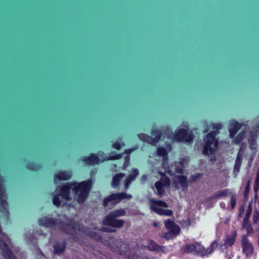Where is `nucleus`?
I'll use <instances>...</instances> for the list:
<instances>
[{
  "mask_svg": "<svg viewBox=\"0 0 259 259\" xmlns=\"http://www.w3.org/2000/svg\"><path fill=\"white\" fill-rule=\"evenodd\" d=\"M217 245L218 242L216 241H214L207 249L198 242L187 243L182 247V251L184 253H192L202 256H207L213 251Z\"/></svg>",
  "mask_w": 259,
  "mask_h": 259,
  "instance_id": "7ed1b4c3",
  "label": "nucleus"
},
{
  "mask_svg": "<svg viewBox=\"0 0 259 259\" xmlns=\"http://www.w3.org/2000/svg\"><path fill=\"white\" fill-rule=\"evenodd\" d=\"M124 175L122 173L116 174L113 178L112 182V187H116L119 183L120 180L124 177Z\"/></svg>",
  "mask_w": 259,
  "mask_h": 259,
  "instance_id": "393cba45",
  "label": "nucleus"
},
{
  "mask_svg": "<svg viewBox=\"0 0 259 259\" xmlns=\"http://www.w3.org/2000/svg\"><path fill=\"white\" fill-rule=\"evenodd\" d=\"M244 152L242 150V147L240 148L239 151L238 152L236 160L235 161L234 167V175L235 176V177L237 176L238 172L240 171V168L242 162V160L243 159V155Z\"/></svg>",
  "mask_w": 259,
  "mask_h": 259,
  "instance_id": "dca6fc26",
  "label": "nucleus"
},
{
  "mask_svg": "<svg viewBox=\"0 0 259 259\" xmlns=\"http://www.w3.org/2000/svg\"><path fill=\"white\" fill-rule=\"evenodd\" d=\"M242 227L246 230L248 235L251 234L253 232L252 225L251 223L248 222L247 215L244 218Z\"/></svg>",
  "mask_w": 259,
  "mask_h": 259,
  "instance_id": "b1692460",
  "label": "nucleus"
},
{
  "mask_svg": "<svg viewBox=\"0 0 259 259\" xmlns=\"http://www.w3.org/2000/svg\"><path fill=\"white\" fill-rule=\"evenodd\" d=\"M166 228L169 230V232L165 233L163 238L166 239H169L175 235L180 233V228L178 225L176 224L172 221L168 219L164 222Z\"/></svg>",
  "mask_w": 259,
  "mask_h": 259,
  "instance_id": "9d476101",
  "label": "nucleus"
},
{
  "mask_svg": "<svg viewBox=\"0 0 259 259\" xmlns=\"http://www.w3.org/2000/svg\"><path fill=\"white\" fill-rule=\"evenodd\" d=\"M124 144L123 142H116L113 144V147L116 149L119 150L120 148L124 146Z\"/></svg>",
  "mask_w": 259,
  "mask_h": 259,
  "instance_id": "7c9ffc66",
  "label": "nucleus"
},
{
  "mask_svg": "<svg viewBox=\"0 0 259 259\" xmlns=\"http://www.w3.org/2000/svg\"><path fill=\"white\" fill-rule=\"evenodd\" d=\"M177 182L181 185L183 191H185L188 187V181L187 177L184 176L179 175L176 177Z\"/></svg>",
  "mask_w": 259,
  "mask_h": 259,
  "instance_id": "4be33fe9",
  "label": "nucleus"
},
{
  "mask_svg": "<svg viewBox=\"0 0 259 259\" xmlns=\"http://www.w3.org/2000/svg\"><path fill=\"white\" fill-rule=\"evenodd\" d=\"M26 237H27V239H28V241H30V242H33V240H31V238H30V237H28V236H27Z\"/></svg>",
  "mask_w": 259,
  "mask_h": 259,
  "instance_id": "09e8293b",
  "label": "nucleus"
},
{
  "mask_svg": "<svg viewBox=\"0 0 259 259\" xmlns=\"http://www.w3.org/2000/svg\"><path fill=\"white\" fill-rule=\"evenodd\" d=\"M158 173L162 178L160 181L155 183V187L157 191V194L161 196L164 193V187H168L170 186V179L164 176L163 172L158 171Z\"/></svg>",
  "mask_w": 259,
  "mask_h": 259,
  "instance_id": "f8f14e48",
  "label": "nucleus"
},
{
  "mask_svg": "<svg viewBox=\"0 0 259 259\" xmlns=\"http://www.w3.org/2000/svg\"><path fill=\"white\" fill-rule=\"evenodd\" d=\"M38 222L40 226L60 230L67 234L71 233L70 229L75 230L74 225L71 223L69 224L68 221H67V224H66L65 222L59 221L58 220H53L52 216L42 217L39 220Z\"/></svg>",
  "mask_w": 259,
  "mask_h": 259,
  "instance_id": "20e7f679",
  "label": "nucleus"
},
{
  "mask_svg": "<svg viewBox=\"0 0 259 259\" xmlns=\"http://www.w3.org/2000/svg\"><path fill=\"white\" fill-rule=\"evenodd\" d=\"M152 135L155 137V138H152L145 134H140L138 135V137L141 140L154 145L160 139L161 132L157 129L153 130L152 131Z\"/></svg>",
  "mask_w": 259,
  "mask_h": 259,
  "instance_id": "9b49d317",
  "label": "nucleus"
},
{
  "mask_svg": "<svg viewBox=\"0 0 259 259\" xmlns=\"http://www.w3.org/2000/svg\"><path fill=\"white\" fill-rule=\"evenodd\" d=\"M259 135V123L252 128L250 133V136L248 138V142L251 149H255L257 147L256 139L257 135Z\"/></svg>",
  "mask_w": 259,
  "mask_h": 259,
  "instance_id": "4468645a",
  "label": "nucleus"
},
{
  "mask_svg": "<svg viewBox=\"0 0 259 259\" xmlns=\"http://www.w3.org/2000/svg\"><path fill=\"white\" fill-rule=\"evenodd\" d=\"M147 179V176L146 175H143L141 178V181L142 183H144Z\"/></svg>",
  "mask_w": 259,
  "mask_h": 259,
  "instance_id": "58836bf2",
  "label": "nucleus"
},
{
  "mask_svg": "<svg viewBox=\"0 0 259 259\" xmlns=\"http://www.w3.org/2000/svg\"><path fill=\"white\" fill-rule=\"evenodd\" d=\"M201 176V174H196L191 176V178L190 179L191 182H195Z\"/></svg>",
  "mask_w": 259,
  "mask_h": 259,
  "instance_id": "72a5a7b5",
  "label": "nucleus"
},
{
  "mask_svg": "<svg viewBox=\"0 0 259 259\" xmlns=\"http://www.w3.org/2000/svg\"><path fill=\"white\" fill-rule=\"evenodd\" d=\"M125 213V211L122 209L115 210L105 218L103 221V224L114 228H120L124 225V221L115 218L124 215Z\"/></svg>",
  "mask_w": 259,
  "mask_h": 259,
  "instance_id": "423d86ee",
  "label": "nucleus"
},
{
  "mask_svg": "<svg viewBox=\"0 0 259 259\" xmlns=\"http://www.w3.org/2000/svg\"><path fill=\"white\" fill-rule=\"evenodd\" d=\"M253 220L254 224H258V222L259 221V212L258 211L254 212Z\"/></svg>",
  "mask_w": 259,
  "mask_h": 259,
  "instance_id": "c85d7f7f",
  "label": "nucleus"
},
{
  "mask_svg": "<svg viewBox=\"0 0 259 259\" xmlns=\"http://www.w3.org/2000/svg\"><path fill=\"white\" fill-rule=\"evenodd\" d=\"M153 225L155 227H157L158 226V223L156 222H154L153 223Z\"/></svg>",
  "mask_w": 259,
  "mask_h": 259,
  "instance_id": "c03bdc74",
  "label": "nucleus"
},
{
  "mask_svg": "<svg viewBox=\"0 0 259 259\" xmlns=\"http://www.w3.org/2000/svg\"><path fill=\"white\" fill-rule=\"evenodd\" d=\"M85 233H86L87 234H88V235L90 236V237H91V238H95V234H94V232H93V231H92L91 233H89V232H87V231H85Z\"/></svg>",
  "mask_w": 259,
  "mask_h": 259,
  "instance_id": "a19ab883",
  "label": "nucleus"
},
{
  "mask_svg": "<svg viewBox=\"0 0 259 259\" xmlns=\"http://www.w3.org/2000/svg\"><path fill=\"white\" fill-rule=\"evenodd\" d=\"M122 157V154H115L114 155H106L102 151L99 152L98 155L95 154H92L90 156L86 157L83 159V161L88 164L94 165L98 164L99 161H104L107 160L119 159Z\"/></svg>",
  "mask_w": 259,
  "mask_h": 259,
  "instance_id": "0eeeda50",
  "label": "nucleus"
},
{
  "mask_svg": "<svg viewBox=\"0 0 259 259\" xmlns=\"http://www.w3.org/2000/svg\"><path fill=\"white\" fill-rule=\"evenodd\" d=\"M0 32H67L66 31H0ZM70 32H82L81 31H71Z\"/></svg>",
  "mask_w": 259,
  "mask_h": 259,
  "instance_id": "bb28decb",
  "label": "nucleus"
},
{
  "mask_svg": "<svg viewBox=\"0 0 259 259\" xmlns=\"http://www.w3.org/2000/svg\"><path fill=\"white\" fill-rule=\"evenodd\" d=\"M92 184V181L89 179L81 183H67L60 189L57 188L53 198V204L57 207L64 206L66 201L71 199L70 192L74 194L79 203H83L91 189Z\"/></svg>",
  "mask_w": 259,
  "mask_h": 259,
  "instance_id": "f257e3e1",
  "label": "nucleus"
},
{
  "mask_svg": "<svg viewBox=\"0 0 259 259\" xmlns=\"http://www.w3.org/2000/svg\"><path fill=\"white\" fill-rule=\"evenodd\" d=\"M66 247V243L64 241L56 242L54 246V252L56 254H60L64 252Z\"/></svg>",
  "mask_w": 259,
  "mask_h": 259,
  "instance_id": "5701e85b",
  "label": "nucleus"
},
{
  "mask_svg": "<svg viewBox=\"0 0 259 259\" xmlns=\"http://www.w3.org/2000/svg\"><path fill=\"white\" fill-rule=\"evenodd\" d=\"M157 154L159 156L163 157L162 167L166 168L167 166V161L168 159L167 154L165 149L163 147H158L157 150Z\"/></svg>",
  "mask_w": 259,
  "mask_h": 259,
  "instance_id": "6ab92c4d",
  "label": "nucleus"
},
{
  "mask_svg": "<svg viewBox=\"0 0 259 259\" xmlns=\"http://www.w3.org/2000/svg\"><path fill=\"white\" fill-rule=\"evenodd\" d=\"M210 126H211L207 125L206 127L205 128L204 133L208 132L210 129Z\"/></svg>",
  "mask_w": 259,
  "mask_h": 259,
  "instance_id": "79ce46f5",
  "label": "nucleus"
},
{
  "mask_svg": "<svg viewBox=\"0 0 259 259\" xmlns=\"http://www.w3.org/2000/svg\"><path fill=\"white\" fill-rule=\"evenodd\" d=\"M138 174L139 171L138 169H133L132 173L128 176V178L126 179L125 182L124 187L125 189L128 188L131 182L136 179Z\"/></svg>",
  "mask_w": 259,
  "mask_h": 259,
  "instance_id": "412c9836",
  "label": "nucleus"
},
{
  "mask_svg": "<svg viewBox=\"0 0 259 259\" xmlns=\"http://www.w3.org/2000/svg\"><path fill=\"white\" fill-rule=\"evenodd\" d=\"M71 177V174L69 171H62L56 174L54 176V182L57 183V180H68Z\"/></svg>",
  "mask_w": 259,
  "mask_h": 259,
  "instance_id": "aec40b11",
  "label": "nucleus"
},
{
  "mask_svg": "<svg viewBox=\"0 0 259 259\" xmlns=\"http://www.w3.org/2000/svg\"><path fill=\"white\" fill-rule=\"evenodd\" d=\"M235 240V236L229 235L226 236L224 239L223 242H221L220 244L221 249L224 250L228 247L231 246L234 243Z\"/></svg>",
  "mask_w": 259,
  "mask_h": 259,
  "instance_id": "f3484780",
  "label": "nucleus"
},
{
  "mask_svg": "<svg viewBox=\"0 0 259 259\" xmlns=\"http://www.w3.org/2000/svg\"><path fill=\"white\" fill-rule=\"evenodd\" d=\"M29 169L34 170H37L39 169V166L34 164H30L28 165Z\"/></svg>",
  "mask_w": 259,
  "mask_h": 259,
  "instance_id": "f704fd0d",
  "label": "nucleus"
},
{
  "mask_svg": "<svg viewBox=\"0 0 259 259\" xmlns=\"http://www.w3.org/2000/svg\"><path fill=\"white\" fill-rule=\"evenodd\" d=\"M250 188V183L249 181H247V184L245 186V190L244 191V195L247 196L249 193Z\"/></svg>",
  "mask_w": 259,
  "mask_h": 259,
  "instance_id": "c9c22d12",
  "label": "nucleus"
},
{
  "mask_svg": "<svg viewBox=\"0 0 259 259\" xmlns=\"http://www.w3.org/2000/svg\"><path fill=\"white\" fill-rule=\"evenodd\" d=\"M101 230L103 231H107V232H113L115 231L114 229H111V228H109L107 227H102V228Z\"/></svg>",
  "mask_w": 259,
  "mask_h": 259,
  "instance_id": "4c0bfd02",
  "label": "nucleus"
},
{
  "mask_svg": "<svg viewBox=\"0 0 259 259\" xmlns=\"http://www.w3.org/2000/svg\"><path fill=\"white\" fill-rule=\"evenodd\" d=\"M230 203H231V208H235V207L236 206V199L235 196L232 195L231 196Z\"/></svg>",
  "mask_w": 259,
  "mask_h": 259,
  "instance_id": "2f4dec72",
  "label": "nucleus"
},
{
  "mask_svg": "<svg viewBox=\"0 0 259 259\" xmlns=\"http://www.w3.org/2000/svg\"><path fill=\"white\" fill-rule=\"evenodd\" d=\"M128 259H153L151 257H142L138 255L137 254H133L132 255H128Z\"/></svg>",
  "mask_w": 259,
  "mask_h": 259,
  "instance_id": "cd10ccee",
  "label": "nucleus"
},
{
  "mask_svg": "<svg viewBox=\"0 0 259 259\" xmlns=\"http://www.w3.org/2000/svg\"><path fill=\"white\" fill-rule=\"evenodd\" d=\"M37 235L38 236H41L42 235H43V234L42 233L41 231H37Z\"/></svg>",
  "mask_w": 259,
  "mask_h": 259,
  "instance_id": "49530a36",
  "label": "nucleus"
},
{
  "mask_svg": "<svg viewBox=\"0 0 259 259\" xmlns=\"http://www.w3.org/2000/svg\"><path fill=\"white\" fill-rule=\"evenodd\" d=\"M132 197L131 194L124 192L113 193L106 197L103 201V205L105 207L108 206L109 203L115 204L124 199H130Z\"/></svg>",
  "mask_w": 259,
  "mask_h": 259,
  "instance_id": "1a4fd4ad",
  "label": "nucleus"
},
{
  "mask_svg": "<svg viewBox=\"0 0 259 259\" xmlns=\"http://www.w3.org/2000/svg\"><path fill=\"white\" fill-rule=\"evenodd\" d=\"M258 226V228L255 230V233L256 234V236L258 237V242L259 243V221L258 222V224H256Z\"/></svg>",
  "mask_w": 259,
  "mask_h": 259,
  "instance_id": "ea45409f",
  "label": "nucleus"
},
{
  "mask_svg": "<svg viewBox=\"0 0 259 259\" xmlns=\"http://www.w3.org/2000/svg\"><path fill=\"white\" fill-rule=\"evenodd\" d=\"M143 247L147 248L150 251L157 252H164L165 248L164 246L158 245L155 241L152 240H147V244L144 245Z\"/></svg>",
  "mask_w": 259,
  "mask_h": 259,
  "instance_id": "2eb2a0df",
  "label": "nucleus"
},
{
  "mask_svg": "<svg viewBox=\"0 0 259 259\" xmlns=\"http://www.w3.org/2000/svg\"><path fill=\"white\" fill-rule=\"evenodd\" d=\"M231 257H232V256H229L227 259H231Z\"/></svg>",
  "mask_w": 259,
  "mask_h": 259,
  "instance_id": "8fccbe9b",
  "label": "nucleus"
},
{
  "mask_svg": "<svg viewBox=\"0 0 259 259\" xmlns=\"http://www.w3.org/2000/svg\"><path fill=\"white\" fill-rule=\"evenodd\" d=\"M241 245L243 253L245 254L246 256H250L252 254L253 247L245 236H242Z\"/></svg>",
  "mask_w": 259,
  "mask_h": 259,
  "instance_id": "ddd939ff",
  "label": "nucleus"
},
{
  "mask_svg": "<svg viewBox=\"0 0 259 259\" xmlns=\"http://www.w3.org/2000/svg\"><path fill=\"white\" fill-rule=\"evenodd\" d=\"M165 172H167L169 175H171V176L172 175V172L169 170L168 171H167V170H165Z\"/></svg>",
  "mask_w": 259,
  "mask_h": 259,
  "instance_id": "de8ad7c7",
  "label": "nucleus"
},
{
  "mask_svg": "<svg viewBox=\"0 0 259 259\" xmlns=\"http://www.w3.org/2000/svg\"><path fill=\"white\" fill-rule=\"evenodd\" d=\"M220 206L222 208H225V203L224 202H221L220 203Z\"/></svg>",
  "mask_w": 259,
  "mask_h": 259,
  "instance_id": "a18cd8bd",
  "label": "nucleus"
},
{
  "mask_svg": "<svg viewBox=\"0 0 259 259\" xmlns=\"http://www.w3.org/2000/svg\"><path fill=\"white\" fill-rule=\"evenodd\" d=\"M36 236H35V235H34V236H32V238H35Z\"/></svg>",
  "mask_w": 259,
  "mask_h": 259,
  "instance_id": "3c124183",
  "label": "nucleus"
},
{
  "mask_svg": "<svg viewBox=\"0 0 259 259\" xmlns=\"http://www.w3.org/2000/svg\"><path fill=\"white\" fill-rule=\"evenodd\" d=\"M149 201L151 209L156 213L165 216H171L173 214L172 210L162 208V207L166 208L168 207V205L164 201L154 199H151Z\"/></svg>",
  "mask_w": 259,
  "mask_h": 259,
  "instance_id": "6e6552de",
  "label": "nucleus"
},
{
  "mask_svg": "<svg viewBox=\"0 0 259 259\" xmlns=\"http://www.w3.org/2000/svg\"><path fill=\"white\" fill-rule=\"evenodd\" d=\"M213 131L208 134L203 140V154L206 155L213 154L217 147L218 141L215 139V136L219 133V130L221 129L222 125L221 123H213Z\"/></svg>",
  "mask_w": 259,
  "mask_h": 259,
  "instance_id": "f03ea898",
  "label": "nucleus"
},
{
  "mask_svg": "<svg viewBox=\"0 0 259 259\" xmlns=\"http://www.w3.org/2000/svg\"><path fill=\"white\" fill-rule=\"evenodd\" d=\"M130 164V157L129 156L127 155L125 157V161L123 165V169H125Z\"/></svg>",
  "mask_w": 259,
  "mask_h": 259,
  "instance_id": "473e14b6",
  "label": "nucleus"
},
{
  "mask_svg": "<svg viewBox=\"0 0 259 259\" xmlns=\"http://www.w3.org/2000/svg\"><path fill=\"white\" fill-rule=\"evenodd\" d=\"M246 131L241 132L234 139L233 142L235 144H239L245 137Z\"/></svg>",
  "mask_w": 259,
  "mask_h": 259,
  "instance_id": "a878e982",
  "label": "nucleus"
},
{
  "mask_svg": "<svg viewBox=\"0 0 259 259\" xmlns=\"http://www.w3.org/2000/svg\"><path fill=\"white\" fill-rule=\"evenodd\" d=\"M184 128L179 129L174 135H172V130L166 127L164 131V135L168 139H170L174 141L185 142L190 143L193 141V135L192 133H188V124L184 123Z\"/></svg>",
  "mask_w": 259,
  "mask_h": 259,
  "instance_id": "39448f33",
  "label": "nucleus"
},
{
  "mask_svg": "<svg viewBox=\"0 0 259 259\" xmlns=\"http://www.w3.org/2000/svg\"><path fill=\"white\" fill-rule=\"evenodd\" d=\"M180 166L176 167L175 171L176 173L180 174L182 172L184 168L183 161L181 160L180 163Z\"/></svg>",
  "mask_w": 259,
  "mask_h": 259,
  "instance_id": "c756f323",
  "label": "nucleus"
},
{
  "mask_svg": "<svg viewBox=\"0 0 259 259\" xmlns=\"http://www.w3.org/2000/svg\"><path fill=\"white\" fill-rule=\"evenodd\" d=\"M227 193H228V191L227 190H224L222 191L219 192L217 194V197H221L223 196H226V195H227Z\"/></svg>",
  "mask_w": 259,
  "mask_h": 259,
  "instance_id": "e433bc0d",
  "label": "nucleus"
},
{
  "mask_svg": "<svg viewBox=\"0 0 259 259\" xmlns=\"http://www.w3.org/2000/svg\"><path fill=\"white\" fill-rule=\"evenodd\" d=\"M241 125L235 120H232L230 122L229 133L231 138H233L238 130L240 128Z\"/></svg>",
  "mask_w": 259,
  "mask_h": 259,
  "instance_id": "a211bd4d",
  "label": "nucleus"
},
{
  "mask_svg": "<svg viewBox=\"0 0 259 259\" xmlns=\"http://www.w3.org/2000/svg\"><path fill=\"white\" fill-rule=\"evenodd\" d=\"M135 150V149H127V150H126L125 151V152L126 153H131V152H132L134 150Z\"/></svg>",
  "mask_w": 259,
  "mask_h": 259,
  "instance_id": "37998d69",
  "label": "nucleus"
}]
</instances>
